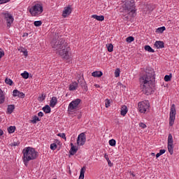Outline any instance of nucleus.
Masks as SVG:
<instances>
[{"instance_id":"nucleus-21","label":"nucleus","mask_w":179,"mask_h":179,"mask_svg":"<svg viewBox=\"0 0 179 179\" xmlns=\"http://www.w3.org/2000/svg\"><path fill=\"white\" fill-rule=\"evenodd\" d=\"M43 111H44L45 114H50V113H51V107H50L48 105H45L43 108Z\"/></svg>"},{"instance_id":"nucleus-51","label":"nucleus","mask_w":179,"mask_h":179,"mask_svg":"<svg viewBox=\"0 0 179 179\" xmlns=\"http://www.w3.org/2000/svg\"><path fill=\"white\" fill-rule=\"evenodd\" d=\"M108 162V164L110 167H113V163H111V161L109 159Z\"/></svg>"},{"instance_id":"nucleus-24","label":"nucleus","mask_w":179,"mask_h":179,"mask_svg":"<svg viewBox=\"0 0 179 179\" xmlns=\"http://www.w3.org/2000/svg\"><path fill=\"white\" fill-rule=\"evenodd\" d=\"M106 48H108V52H113V51L114 50V45H113L112 43L106 44Z\"/></svg>"},{"instance_id":"nucleus-8","label":"nucleus","mask_w":179,"mask_h":179,"mask_svg":"<svg viewBox=\"0 0 179 179\" xmlns=\"http://www.w3.org/2000/svg\"><path fill=\"white\" fill-rule=\"evenodd\" d=\"M177 114V111L176 110V105L172 104L170 110L169 114V125L170 127H173L174 125V121H176V115Z\"/></svg>"},{"instance_id":"nucleus-2","label":"nucleus","mask_w":179,"mask_h":179,"mask_svg":"<svg viewBox=\"0 0 179 179\" xmlns=\"http://www.w3.org/2000/svg\"><path fill=\"white\" fill-rule=\"evenodd\" d=\"M53 51H56V54L62 57L63 59L68 61L71 56H69V51L71 48L68 43L65 42V39L62 36H59L57 39H53L51 43Z\"/></svg>"},{"instance_id":"nucleus-18","label":"nucleus","mask_w":179,"mask_h":179,"mask_svg":"<svg viewBox=\"0 0 179 179\" xmlns=\"http://www.w3.org/2000/svg\"><path fill=\"white\" fill-rule=\"evenodd\" d=\"M92 17L96 19V20H98L99 22H103V20H104V15H92Z\"/></svg>"},{"instance_id":"nucleus-50","label":"nucleus","mask_w":179,"mask_h":179,"mask_svg":"<svg viewBox=\"0 0 179 179\" xmlns=\"http://www.w3.org/2000/svg\"><path fill=\"white\" fill-rule=\"evenodd\" d=\"M104 158L106 159V160L107 162H108V160H110V158H108V156L107 154H105V155H104Z\"/></svg>"},{"instance_id":"nucleus-42","label":"nucleus","mask_w":179,"mask_h":179,"mask_svg":"<svg viewBox=\"0 0 179 179\" xmlns=\"http://www.w3.org/2000/svg\"><path fill=\"white\" fill-rule=\"evenodd\" d=\"M105 107H106V108H108V107H110V99H106L105 100Z\"/></svg>"},{"instance_id":"nucleus-54","label":"nucleus","mask_w":179,"mask_h":179,"mask_svg":"<svg viewBox=\"0 0 179 179\" xmlns=\"http://www.w3.org/2000/svg\"><path fill=\"white\" fill-rule=\"evenodd\" d=\"M160 156H162V154H161V153H159V152L157 153V155H156L157 159L159 158V157H160Z\"/></svg>"},{"instance_id":"nucleus-35","label":"nucleus","mask_w":179,"mask_h":179,"mask_svg":"<svg viewBox=\"0 0 179 179\" xmlns=\"http://www.w3.org/2000/svg\"><path fill=\"white\" fill-rule=\"evenodd\" d=\"M5 83L10 86H12V85L13 84V81H12V80H10V78H6Z\"/></svg>"},{"instance_id":"nucleus-33","label":"nucleus","mask_w":179,"mask_h":179,"mask_svg":"<svg viewBox=\"0 0 179 179\" xmlns=\"http://www.w3.org/2000/svg\"><path fill=\"white\" fill-rule=\"evenodd\" d=\"M38 101H44L45 100V94L42 93L38 98Z\"/></svg>"},{"instance_id":"nucleus-55","label":"nucleus","mask_w":179,"mask_h":179,"mask_svg":"<svg viewBox=\"0 0 179 179\" xmlns=\"http://www.w3.org/2000/svg\"><path fill=\"white\" fill-rule=\"evenodd\" d=\"M2 135H3V131L0 129V136H2Z\"/></svg>"},{"instance_id":"nucleus-53","label":"nucleus","mask_w":179,"mask_h":179,"mask_svg":"<svg viewBox=\"0 0 179 179\" xmlns=\"http://www.w3.org/2000/svg\"><path fill=\"white\" fill-rule=\"evenodd\" d=\"M38 117H43L44 115V113H43V112H39L38 113Z\"/></svg>"},{"instance_id":"nucleus-37","label":"nucleus","mask_w":179,"mask_h":179,"mask_svg":"<svg viewBox=\"0 0 179 179\" xmlns=\"http://www.w3.org/2000/svg\"><path fill=\"white\" fill-rule=\"evenodd\" d=\"M116 143H117V141H115V139H111L109 141L110 146H115Z\"/></svg>"},{"instance_id":"nucleus-6","label":"nucleus","mask_w":179,"mask_h":179,"mask_svg":"<svg viewBox=\"0 0 179 179\" xmlns=\"http://www.w3.org/2000/svg\"><path fill=\"white\" fill-rule=\"evenodd\" d=\"M28 10L31 16H39V15H41L43 13V5L40 3H36L32 7L28 8Z\"/></svg>"},{"instance_id":"nucleus-13","label":"nucleus","mask_w":179,"mask_h":179,"mask_svg":"<svg viewBox=\"0 0 179 179\" xmlns=\"http://www.w3.org/2000/svg\"><path fill=\"white\" fill-rule=\"evenodd\" d=\"M13 94L14 97H20V99H24V93L20 92V91L17 90H14L13 92Z\"/></svg>"},{"instance_id":"nucleus-25","label":"nucleus","mask_w":179,"mask_h":179,"mask_svg":"<svg viewBox=\"0 0 179 179\" xmlns=\"http://www.w3.org/2000/svg\"><path fill=\"white\" fill-rule=\"evenodd\" d=\"M37 121H41V120H40V118H38V117H37V115H34L32 117V120H31V122L32 124H37Z\"/></svg>"},{"instance_id":"nucleus-16","label":"nucleus","mask_w":179,"mask_h":179,"mask_svg":"<svg viewBox=\"0 0 179 179\" xmlns=\"http://www.w3.org/2000/svg\"><path fill=\"white\" fill-rule=\"evenodd\" d=\"M57 103H58V99H57V97L53 96L50 101V106L54 108L57 106Z\"/></svg>"},{"instance_id":"nucleus-28","label":"nucleus","mask_w":179,"mask_h":179,"mask_svg":"<svg viewBox=\"0 0 179 179\" xmlns=\"http://www.w3.org/2000/svg\"><path fill=\"white\" fill-rule=\"evenodd\" d=\"M168 145H173V136L171 134H169L168 136Z\"/></svg>"},{"instance_id":"nucleus-23","label":"nucleus","mask_w":179,"mask_h":179,"mask_svg":"<svg viewBox=\"0 0 179 179\" xmlns=\"http://www.w3.org/2000/svg\"><path fill=\"white\" fill-rule=\"evenodd\" d=\"M144 50L148 52H155V50H153V48H152V47H150L149 45H145Z\"/></svg>"},{"instance_id":"nucleus-20","label":"nucleus","mask_w":179,"mask_h":179,"mask_svg":"<svg viewBox=\"0 0 179 179\" xmlns=\"http://www.w3.org/2000/svg\"><path fill=\"white\" fill-rule=\"evenodd\" d=\"M5 103V95L3 94V92L0 88V104H3Z\"/></svg>"},{"instance_id":"nucleus-5","label":"nucleus","mask_w":179,"mask_h":179,"mask_svg":"<svg viewBox=\"0 0 179 179\" xmlns=\"http://www.w3.org/2000/svg\"><path fill=\"white\" fill-rule=\"evenodd\" d=\"M1 16L6 22L7 29H10L11 26L13 24V21L15 20L13 15L8 11H6L1 13Z\"/></svg>"},{"instance_id":"nucleus-19","label":"nucleus","mask_w":179,"mask_h":179,"mask_svg":"<svg viewBox=\"0 0 179 179\" xmlns=\"http://www.w3.org/2000/svg\"><path fill=\"white\" fill-rule=\"evenodd\" d=\"M92 76H94V78H101V76H103V72L94 71L92 73Z\"/></svg>"},{"instance_id":"nucleus-15","label":"nucleus","mask_w":179,"mask_h":179,"mask_svg":"<svg viewBox=\"0 0 179 179\" xmlns=\"http://www.w3.org/2000/svg\"><path fill=\"white\" fill-rule=\"evenodd\" d=\"M155 47H156V48L157 49H160V48H164V42L162 41H157L155 44H154Z\"/></svg>"},{"instance_id":"nucleus-11","label":"nucleus","mask_w":179,"mask_h":179,"mask_svg":"<svg viewBox=\"0 0 179 179\" xmlns=\"http://www.w3.org/2000/svg\"><path fill=\"white\" fill-rule=\"evenodd\" d=\"M70 13H72V8H71V6H68L67 7L64 8L62 13V16L63 17H66V16H69Z\"/></svg>"},{"instance_id":"nucleus-31","label":"nucleus","mask_w":179,"mask_h":179,"mask_svg":"<svg viewBox=\"0 0 179 179\" xmlns=\"http://www.w3.org/2000/svg\"><path fill=\"white\" fill-rule=\"evenodd\" d=\"M171 78H173V75L171 73L170 75H166L164 76L165 82H170V80H171Z\"/></svg>"},{"instance_id":"nucleus-41","label":"nucleus","mask_w":179,"mask_h":179,"mask_svg":"<svg viewBox=\"0 0 179 179\" xmlns=\"http://www.w3.org/2000/svg\"><path fill=\"white\" fill-rule=\"evenodd\" d=\"M120 72V69H117L115 71V77L119 78Z\"/></svg>"},{"instance_id":"nucleus-40","label":"nucleus","mask_w":179,"mask_h":179,"mask_svg":"<svg viewBox=\"0 0 179 179\" xmlns=\"http://www.w3.org/2000/svg\"><path fill=\"white\" fill-rule=\"evenodd\" d=\"M57 143H53L50 144L51 150H55V149H57Z\"/></svg>"},{"instance_id":"nucleus-29","label":"nucleus","mask_w":179,"mask_h":179,"mask_svg":"<svg viewBox=\"0 0 179 179\" xmlns=\"http://www.w3.org/2000/svg\"><path fill=\"white\" fill-rule=\"evenodd\" d=\"M15 129H16V127L10 126L8 128V134H13L15 132Z\"/></svg>"},{"instance_id":"nucleus-34","label":"nucleus","mask_w":179,"mask_h":179,"mask_svg":"<svg viewBox=\"0 0 179 179\" xmlns=\"http://www.w3.org/2000/svg\"><path fill=\"white\" fill-rule=\"evenodd\" d=\"M85 178V169L83 168L80 170V173L78 179H84Z\"/></svg>"},{"instance_id":"nucleus-43","label":"nucleus","mask_w":179,"mask_h":179,"mask_svg":"<svg viewBox=\"0 0 179 179\" xmlns=\"http://www.w3.org/2000/svg\"><path fill=\"white\" fill-rule=\"evenodd\" d=\"M19 145H20V142L17 141V142L11 143L10 144V146H11L12 148H13V146H19Z\"/></svg>"},{"instance_id":"nucleus-49","label":"nucleus","mask_w":179,"mask_h":179,"mask_svg":"<svg viewBox=\"0 0 179 179\" xmlns=\"http://www.w3.org/2000/svg\"><path fill=\"white\" fill-rule=\"evenodd\" d=\"M18 51H20V52H23L24 51V48H22V47H20L18 48Z\"/></svg>"},{"instance_id":"nucleus-26","label":"nucleus","mask_w":179,"mask_h":179,"mask_svg":"<svg viewBox=\"0 0 179 179\" xmlns=\"http://www.w3.org/2000/svg\"><path fill=\"white\" fill-rule=\"evenodd\" d=\"M76 152H78V148L72 147L70 149L69 153L70 155H71V156H73L76 153Z\"/></svg>"},{"instance_id":"nucleus-48","label":"nucleus","mask_w":179,"mask_h":179,"mask_svg":"<svg viewBox=\"0 0 179 179\" xmlns=\"http://www.w3.org/2000/svg\"><path fill=\"white\" fill-rule=\"evenodd\" d=\"M159 153L161 154V156L162 155H164L166 153V150H160Z\"/></svg>"},{"instance_id":"nucleus-7","label":"nucleus","mask_w":179,"mask_h":179,"mask_svg":"<svg viewBox=\"0 0 179 179\" xmlns=\"http://www.w3.org/2000/svg\"><path fill=\"white\" fill-rule=\"evenodd\" d=\"M150 107V103H149V101H143L138 103V111L143 114H145Z\"/></svg>"},{"instance_id":"nucleus-10","label":"nucleus","mask_w":179,"mask_h":179,"mask_svg":"<svg viewBox=\"0 0 179 179\" xmlns=\"http://www.w3.org/2000/svg\"><path fill=\"white\" fill-rule=\"evenodd\" d=\"M86 143V134L81 133L78 135L77 138V145L78 146H83Z\"/></svg>"},{"instance_id":"nucleus-27","label":"nucleus","mask_w":179,"mask_h":179,"mask_svg":"<svg viewBox=\"0 0 179 179\" xmlns=\"http://www.w3.org/2000/svg\"><path fill=\"white\" fill-rule=\"evenodd\" d=\"M168 151L170 155H173L174 153V148H173V144H168Z\"/></svg>"},{"instance_id":"nucleus-44","label":"nucleus","mask_w":179,"mask_h":179,"mask_svg":"<svg viewBox=\"0 0 179 179\" xmlns=\"http://www.w3.org/2000/svg\"><path fill=\"white\" fill-rule=\"evenodd\" d=\"M22 161H23V162H24V166H26L27 167V166H28V164H29V162L30 161H26V158H23V157H22Z\"/></svg>"},{"instance_id":"nucleus-58","label":"nucleus","mask_w":179,"mask_h":179,"mask_svg":"<svg viewBox=\"0 0 179 179\" xmlns=\"http://www.w3.org/2000/svg\"><path fill=\"white\" fill-rule=\"evenodd\" d=\"M130 173L131 174V176H132L133 177H135V174H134L132 172H130Z\"/></svg>"},{"instance_id":"nucleus-4","label":"nucleus","mask_w":179,"mask_h":179,"mask_svg":"<svg viewBox=\"0 0 179 179\" xmlns=\"http://www.w3.org/2000/svg\"><path fill=\"white\" fill-rule=\"evenodd\" d=\"M22 158L25 159L26 162L36 160L38 157V152L31 147H27L22 150Z\"/></svg>"},{"instance_id":"nucleus-36","label":"nucleus","mask_w":179,"mask_h":179,"mask_svg":"<svg viewBox=\"0 0 179 179\" xmlns=\"http://www.w3.org/2000/svg\"><path fill=\"white\" fill-rule=\"evenodd\" d=\"M57 136H59L60 138H62V139L66 141V136L65 135V133H59Z\"/></svg>"},{"instance_id":"nucleus-47","label":"nucleus","mask_w":179,"mask_h":179,"mask_svg":"<svg viewBox=\"0 0 179 179\" xmlns=\"http://www.w3.org/2000/svg\"><path fill=\"white\" fill-rule=\"evenodd\" d=\"M5 55V52L3 51L0 50V59Z\"/></svg>"},{"instance_id":"nucleus-22","label":"nucleus","mask_w":179,"mask_h":179,"mask_svg":"<svg viewBox=\"0 0 179 179\" xmlns=\"http://www.w3.org/2000/svg\"><path fill=\"white\" fill-rule=\"evenodd\" d=\"M15 110V105H8L7 108V112L8 114H12Z\"/></svg>"},{"instance_id":"nucleus-56","label":"nucleus","mask_w":179,"mask_h":179,"mask_svg":"<svg viewBox=\"0 0 179 179\" xmlns=\"http://www.w3.org/2000/svg\"><path fill=\"white\" fill-rule=\"evenodd\" d=\"M70 146H71V148H75L76 147L75 145H73V143H71Z\"/></svg>"},{"instance_id":"nucleus-39","label":"nucleus","mask_w":179,"mask_h":179,"mask_svg":"<svg viewBox=\"0 0 179 179\" xmlns=\"http://www.w3.org/2000/svg\"><path fill=\"white\" fill-rule=\"evenodd\" d=\"M34 24L36 27H38V26H41V24H43V22L41 21H35Z\"/></svg>"},{"instance_id":"nucleus-30","label":"nucleus","mask_w":179,"mask_h":179,"mask_svg":"<svg viewBox=\"0 0 179 179\" xmlns=\"http://www.w3.org/2000/svg\"><path fill=\"white\" fill-rule=\"evenodd\" d=\"M164 30H166V27H159L158 29H157L156 30V33H159V34H162L163 33V31H164Z\"/></svg>"},{"instance_id":"nucleus-46","label":"nucleus","mask_w":179,"mask_h":179,"mask_svg":"<svg viewBox=\"0 0 179 179\" xmlns=\"http://www.w3.org/2000/svg\"><path fill=\"white\" fill-rule=\"evenodd\" d=\"M10 0H0V5H2V3H6L9 2Z\"/></svg>"},{"instance_id":"nucleus-52","label":"nucleus","mask_w":179,"mask_h":179,"mask_svg":"<svg viewBox=\"0 0 179 179\" xmlns=\"http://www.w3.org/2000/svg\"><path fill=\"white\" fill-rule=\"evenodd\" d=\"M22 52H23L24 57H27V55H29L27 50H24Z\"/></svg>"},{"instance_id":"nucleus-14","label":"nucleus","mask_w":179,"mask_h":179,"mask_svg":"<svg viewBox=\"0 0 179 179\" xmlns=\"http://www.w3.org/2000/svg\"><path fill=\"white\" fill-rule=\"evenodd\" d=\"M78 86L79 84L77 82H73L71 84H70L69 90H70L71 92H73L76 90V89H78Z\"/></svg>"},{"instance_id":"nucleus-45","label":"nucleus","mask_w":179,"mask_h":179,"mask_svg":"<svg viewBox=\"0 0 179 179\" xmlns=\"http://www.w3.org/2000/svg\"><path fill=\"white\" fill-rule=\"evenodd\" d=\"M139 127H141V128L145 129V128H146V124L143 122H141L139 124Z\"/></svg>"},{"instance_id":"nucleus-32","label":"nucleus","mask_w":179,"mask_h":179,"mask_svg":"<svg viewBox=\"0 0 179 179\" xmlns=\"http://www.w3.org/2000/svg\"><path fill=\"white\" fill-rule=\"evenodd\" d=\"M29 72L27 71H24V73H21V76L24 78V79H29Z\"/></svg>"},{"instance_id":"nucleus-9","label":"nucleus","mask_w":179,"mask_h":179,"mask_svg":"<svg viewBox=\"0 0 179 179\" xmlns=\"http://www.w3.org/2000/svg\"><path fill=\"white\" fill-rule=\"evenodd\" d=\"M82 100L80 99H76V100L72 101L69 104L68 107V111H73V110H76L79 107V104H80V102Z\"/></svg>"},{"instance_id":"nucleus-57","label":"nucleus","mask_w":179,"mask_h":179,"mask_svg":"<svg viewBox=\"0 0 179 179\" xmlns=\"http://www.w3.org/2000/svg\"><path fill=\"white\" fill-rule=\"evenodd\" d=\"M94 86H95V87H100V85H99V84H95Z\"/></svg>"},{"instance_id":"nucleus-17","label":"nucleus","mask_w":179,"mask_h":179,"mask_svg":"<svg viewBox=\"0 0 179 179\" xmlns=\"http://www.w3.org/2000/svg\"><path fill=\"white\" fill-rule=\"evenodd\" d=\"M127 113H128V108L127 106L124 105L121 108L120 114L123 117H125V115H127Z\"/></svg>"},{"instance_id":"nucleus-12","label":"nucleus","mask_w":179,"mask_h":179,"mask_svg":"<svg viewBox=\"0 0 179 179\" xmlns=\"http://www.w3.org/2000/svg\"><path fill=\"white\" fill-rule=\"evenodd\" d=\"M78 83L81 86L82 89H84L85 92H87V84H86V81L83 78H80L78 80Z\"/></svg>"},{"instance_id":"nucleus-59","label":"nucleus","mask_w":179,"mask_h":179,"mask_svg":"<svg viewBox=\"0 0 179 179\" xmlns=\"http://www.w3.org/2000/svg\"><path fill=\"white\" fill-rule=\"evenodd\" d=\"M26 36H29V34H26Z\"/></svg>"},{"instance_id":"nucleus-3","label":"nucleus","mask_w":179,"mask_h":179,"mask_svg":"<svg viewBox=\"0 0 179 179\" xmlns=\"http://www.w3.org/2000/svg\"><path fill=\"white\" fill-rule=\"evenodd\" d=\"M124 5L122 6V13L124 15V20H129L130 17H135L136 16V6H135L134 0H123Z\"/></svg>"},{"instance_id":"nucleus-60","label":"nucleus","mask_w":179,"mask_h":179,"mask_svg":"<svg viewBox=\"0 0 179 179\" xmlns=\"http://www.w3.org/2000/svg\"><path fill=\"white\" fill-rule=\"evenodd\" d=\"M53 179H57V178H53Z\"/></svg>"},{"instance_id":"nucleus-1","label":"nucleus","mask_w":179,"mask_h":179,"mask_svg":"<svg viewBox=\"0 0 179 179\" xmlns=\"http://www.w3.org/2000/svg\"><path fill=\"white\" fill-rule=\"evenodd\" d=\"M145 74L139 78L141 87L143 92L147 96H150L153 92V87H155V71L153 69L148 67L145 71Z\"/></svg>"},{"instance_id":"nucleus-38","label":"nucleus","mask_w":179,"mask_h":179,"mask_svg":"<svg viewBox=\"0 0 179 179\" xmlns=\"http://www.w3.org/2000/svg\"><path fill=\"white\" fill-rule=\"evenodd\" d=\"M135 40V38L133 36H129L126 38V41L127 43H132V41H134Z\"/></svg>"}]
</instances>
